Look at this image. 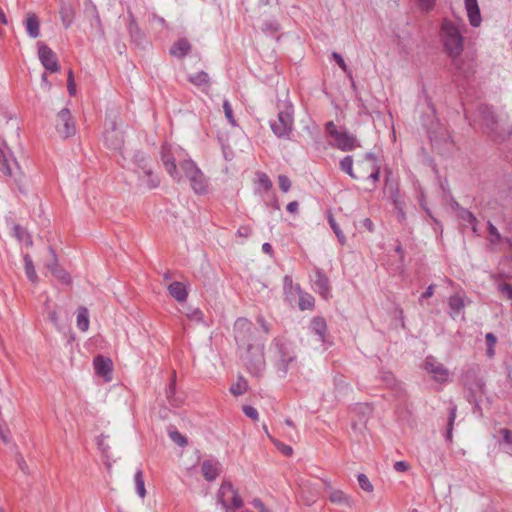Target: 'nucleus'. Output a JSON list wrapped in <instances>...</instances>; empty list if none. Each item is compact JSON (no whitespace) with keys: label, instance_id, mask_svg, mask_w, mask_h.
<instances>
[{"label":"nucleus","instance_id":"nucleus-1","mask_svg":"<svg viewBox=\"0 0 512 512\" xmlns=\"http://www.w3.org/2000/svg\"><path fill=\"white\" fill-rule=\"evenodd\" d=\"M262 332L247 318L240 317L234 323V338L240 357L252 375L259 376L265 367L264 342L262 333L267 335L270 326L262 316L257 318Z\"/></svg>","mask_w":512,"mask_h":512},{"label":"nucleus","instance_id":"nucleus-2","mask_svg":"<svg viewBox=\"0 0 512 512\" xmlns=\"http://www.w3.org/2000/svg\"><path fill=\"white\" fill-rule=\"evenodd\" d=\"M441 35L445 51L452 58H457L463 51V37L452 21L445 19L441 27Z\"/></svg>","mask_w":512,"mask_h":512},{"label":"nucleus","instance_id":"nucleus-3","mask_svg":"<svg viewBox=\"0 0 512 512\" xmlns=\"http://www.w3.org/2000/svg\"><path fill=\"white\" fill-rule=\"evenodd\" d=\"M271 348L275 351L277 373L280 377H285L296 362V355L291 345L282 338H275Z\"/></svg>","mask_w":512,"mask_h":512},{"label":"nucleus","instance_id":"nucleus-4","mask_svg":"<svg viewBox=\"0 0 512 512\" xmlns=\"http://www.w3.org/2000/svg\"><path fill=\"white\" fill-rule=\"evenodd\" d=\"M294 109L290 102L284 104L283 108L279 107L277 119L270 122L273 133L278 138H289L294 126Z\"/></svg>","mask_w":512,"mask_h":512},{"label":"nucleus","instance_id":"nucleus-5","mask_svg":"<svg viewBox=\"0 0 512 512\" xmlns=\"http://www.w3.org/2000/svg\"><path fill=\"white\" fill-rule=\"evenodd\" d=\"M462 382L464 387L469 392L467 399L470 403H477L478 400L485 394V381L478 375L477 369H468L462 375Z\"/></svg>","mask_w":512,"mask_h":512},{"label":"nucleus","instance_id":"nucleus-6","mask_svg":"<svg viewBox=\"0 0 512 512\" xmlns=\"http://www.w3.org/2000/svg\"><path fill=\"white\" fill-rule=\"evenodd\" d=\"M217 501L225 509V512H233L243 505L238 491L229 481H223L217 493Z\"/></svg>","mask_w":512,"mask_h":512},{"label":"nucleus","instance_id":"nucleus-7","mask_svg":"<svg viewBox=\"0 0 512 512\" xmlns=\"http://www.w3.org/2000/svg\"><path fill=\"white\" fill-rule=\"evenodd\" d=\"M326 132L334 139V146L342 151H351L358 146L357 139L346 130H338L334 122L325 125Z\"/></svg>","mask_w":512,"mask_h":512},{"label":"nucleus","instance_id":"nucleus-8","mask_svg":"<svg viewBox=\"0 0 512 512\" xmlns=\"http://www.w3.org/2000/svg\"><path fill=\"white\" fill-rule=\"evenodd\" d=\"M104 141L109 148L121 151L124 145V138L122 131L117 127V115L106 119Z\"/></svg>","mask_w":512,"mask_h":512},{"label":"nucleus","instance_id":"nucleus-9","mask_svg":"<svg viewBox=\"0 0 512 512\" xmlns=\"http://www.w3.org/2000/svg\"><path fill=\"white\" fill-rule=\"evenodd\" d=\"M325 492L329 501L341 508L342 512L351 510L355 504L353 497L343 490L335 489L329 482L325 483Z\"/></svg>","mask_w":512,"mask_h":512},{"label":"nucleus","instance_id":"nucleus-10","mask_svg":"<svg viewBox=\"0 0 512 512\" xmlns=\"http://www.w3.org/2000/svg\"><path fill=\"white\" fill-rule=\"evenodd\" d=\"M56 130L63 138H68L75 134V123L69 109L64 108L57 114Z\"/></svg>","mask_w":512,"mask_h":512},{"label":"nucleus","instance_id":"nucleus-11","mask_svg":"<svg viewBox=\"0 0 512 512\" xmlns=\"http://www.w3.org/2000/svg\"><path fill=\"white\" fill-rule=\"evenodd\" d=\"M424 369L436 382L445 383L449 378V370L433 356H428L424 362Z\"/></svg>","mask_w":512,"mask_h":512},{"label":"nucleus","instance_id":"nucleus-12","mask_svg":"<svg viewBox=\"0 0 512 512\" xmlns=\"http://www.w3.org/2000/svg\"><path fill=\"white\" fill-rule=\"evenodd\" d=\"M50 260L45 264L46 268L56 277L62 284H71V277L69 273L63 269L59 263L55 250L50 246L48 248Z\"/></svg>","mask_w":512,"mask_h":512},{"label":"nucleus","instance_id":"nucleus-13","mask_svg":"<svg viewBox=\"0 0 512 512\" xmlns=\"http://www.w3.org/2000/svg\"><path fill=\"white\" fill-rule=\"evenodd\" d=\"M38 56L46 70L50 72H58L60 69L56 54L46 44L38 43Z\"/></svg>","mask_w":512,"mask_h":512},{"label":"nucleus","instance_id":"nucleus-14","mask_svg":"<svg viewBox=\"0 0 512 512\" xmlns=\"http://www.w3.org/2000/svg\"><path fill=\"white\" fill-rule=\"evenodd\" d=\"M201 471L206 481L213 482L220 475L222 466L217 459H206L201 464Z\"/></svg>","mask_w":512,"mask_h":512},{"label":"nucleus","instance_id":"nucleus-15","mask_svg":"<svg viewBox=\"0 0 512 512\" xmlns=\"http://www.w3.org/2000/svg\"><path fill=\"white\" fill-rule=\"evenodd\" d=\"M312 282L314 290L324 299H328L330 296V284L325 273L320 269H316Z\"/></svg>","mask_w":512,"mask_h":512},{"label":"nucleus","instance_id":"nucleus-16","mask_svg":"<svg viewBox=\"0 0 512 512\" xmlns=\"http://www.w3.org/2000/svg\"><path fill=\"white\" fill-rule=\"evenodd\" d=\"M161 160L167 172L177 181H181V175L177 170L175 159L171 156L170 151L163 146L161 151Z\"/></svg>","mask_w":512,"mask_h":512},{"label":"nucleus","instance_id":"nucleus-17","mask_svg":"<svg viewBox=\"0 0 512 512\" xmlns=\"http://www.w3.org/2000/svg\"><path fill=\"white\" fill-rule=\"evenodd\" d=\"M94 368L96 373L104 377L105 380L111 379L112 361L109 358H105L101 355L95 357Z\"/></svg>","mask_w":512,"mask_h":512},{"label":"nucleus","instance_id":"nucleus-18","mask_svg":"<svg viewBox=\"0 0 512 512\" xmlns=\"http://www.w3.org/2000/svg\"><path fill=\"white\" fill-rule=\"evenodd\" d=\"M465 7L470 24L473 27H478L482 19L477 0H465Z\"/></svg>","mask_w":512,"mask_h":512},{"label":"nucleus","instance_id":"nucleus-19","mask_svg":"<svg viewBox=\"0 0 512 512\" xmlns=\"http://www.w3.org/2000/svg\"><path fill=\"white\" fill-rule=\"evenodd\" d=\"M133 162L136 165L135 172L140 171V173H144L146 176H151V166L150 159L147 155L141 151H136L133 155Z\"/></svg>","mask_w":512,"mask_h":512},{"label":"nucleus","instance_id":"nucleus-20","mask_svg":"<svg viewBox=\"0 0 512 512\" xmlns=\"http://www.w3.org/2000/svg\"><path fill=\"white\" fill-rule=\"evenodd\" d=\"M188 180L190 181V185L195 193L197 194H204L207 191V183L204 174L202 171L198 168L197 173H193L188 177Z\"/></svg>","mask_w":512,"mask_h":512},{"label":"nucleus","instance_id":"nucleus-21","mask_svg":"<svg viewBox=\"0 0 512 512\" xmlns=\"http://www.w3.org/2000/svg\"><path fill=\"white\" fill-rule=\"evenodd\" d=\"M449 315L456 318L465 307L464 297L460 294H454L448 299Z\"/></svg>","mask_w":512,"mask_h":512},{"label":"nucleus","instance_id":"nucleus-22","mask_svg":"<svg viewBox=\"0 0 512 512\" xmlns=\"http://www.w3.org/2000/svg\"><path fill=\"white\" fill-rule=\"evenodd\" d=\"M191 51V44L186 38L176 41L170 48V54L177 58H184Z\"/></svg>","mask_w":512,"mask_h":512},{"label":"nucleus","instance_id":"nucleus-23","mask_svg":"<svg viewBox=\"0 0 512 512\" xmlns=\"http://www.w3.org/2000/svg\"><path fill=\"white\" fill-rule=\"evenodd\" d=\"M311 331L319 337V341L324 343L327 332V324L324 318L314 317L310 322Z\"/></svg>","mask_w":512,"mask_h":512},{"label":"nucleus","instance_id":"nucleus-24","mask_svg":"<svg viewBox=\"0 0 512 512\" xmlns=\"http://www.w3.org/2000/svg\"><path fill=\"white\" fill-rule=\"evenodd\" d=\"M168 291L169 294L178 302H184L188 297L186 286L182 282H172L168 286Z\"/></svg>","mask_w":512,"mask_h":512},{"label":"nucleus","instance_id":"nucleus-25","mask_svg":"<svg viewBox=\"0 0 512 512\" xmlns=\"http://www.w3.org/2000/svg\"><path fill=\"white\" fill-rule=\"evenodd\" d=\"M478 112L484 125L490 130H493L497 122L493 109L487 105H481Z\"/></svg>","mask_w":512,"mask_h":512},{"label":"nucleus","instance_id":"nucleus-26","mask_svg":"<svg viewBox=\"0 0 512 512\" xmlns=\"http://www.w3.org/2000/svg\"><path fill=\"white\" fill-rule=\"evenodd\" d=\"M27 34L31 38H37L40 35V22L36 14L29 13L25 21Z\"/></svg>","mask_w":512,"mask_h":512},{"label":"nucleus","instance_id":"nucleus-27","mask_svg":"<svg viewBox=\"0 0 512 512\" xmlns=\"http://www.w3.org/2000/svg\"><path fill=\"white\" fill-rule=\"evenodd\" d=\"M456 413H457V406L451 402L450 407L448 409V423H447V430L445 438L447 441L452 442L453 440V429H454V422L456 419Z\"/></svg>","mask_w":512,"mask_h":512},{"label":"nucleus","instance_id":"nucleus-28","mask_svg":"<svg viewBox=\"0 0 512 512\" xmlns=\"http://www.w3.org/2000/svg\"><path fill=\"white\" fill-rule=\"evenodd\" d=\"M89 323H90V321H89L88 309L84 306H80L77 309L76 324H77L78 329L81 330L82 332L87 331L89 328Z\"/></svg>","mask_w":512,"mask_h":512},{"label":"nucleus","instance_id":"nucleus-29","mask_svg":"<svg viewBox=\"0 0 512 512\" xmlns=\"http://www.w3.org/2000/svg\"><path fill=\"white\" fill-rule=\"evenodd\" d=\"M365 161L371 167V173L369 174L368 178L372 179L373 182L378 181L380 175V167L378 166L377 157L373 153H367L365 155Z\"/></svg>","mask_w":512,"mask_h":512},{"label":"nucleus","instance_id":"nucleus-30","mask_svg":"<svg viewBox=\"0 0 512 512\" xmlns=\"http://www.w3.org/2000/svg\"><path fill=\"white\" fill-rule=\"evenodd\" d=\"M128 30H129L131 39L135 43L141 44L143 42L144 34L142 33L141 29L139 28L133 15H130V22H129Z\"/></svg>","mask_w":512,"mask_h":512},{"label":"nucleus","instance_id":"nucleus-31","mask_svg":"<svg viewBox=\"0 0 512 512\" xmlns=\"http://www.w3.org/2000/svg\"><path fill=\"white\" fill-rule=\"evenodd\" d=\"M139 181L143 186H145L148 189H154L159 186L160 180L159 178L154 174L153 169L151 168V176H146L144 173H140V171H137Z\"/></svg>","mask_w":512,"mask_h":512},{"label":"nucleus","instance_id":"nucleus-32","mask_svg":"<svg viewBox=\"0 0 512 512\" xmlns=\"http://www.w3.org/2000/svg\"><path fill=\"white\" fill-rule=\"evenodd\" d=\"M60 16L63 26L67 29L74 20V10L71 5H63L60 9Z\"/></svg>","mask_w":512,"mask_h":512},{"label":"nucleus","instance_id":"nucleus-33","mask_svg":"<svg viewBox=\"0 0 512 512\" xmlns=\"http://www.w3.org/2000/svg\"><path fill=\"white\" fill-rule=\"evenodd\" d=\"M327 220H328V223L331 227V229L333 230V232L335 233L339 243L341 245H344L346 243V237L343 233V231L340 229L339 225L337 224V222L335 221L334 217H333V214L331 213V211H328L327 212Z\"/></svg>","mask_w":512,"mask_h":512},{"label":"nucleus","instance_id":"nucleus-34","mask_svg":"<svg viewBox=\"0 0 512 512\" xmlns=\"http://www.w3.org/2000/svg\"><path fill=\"white\" fill-rule=\"evenodd\" d=\"M175 377H176V375L174 374L173 380L168 386L166 396H167V400L170 403V405H172L174 407H179L182 404L183 399L181 397H177L175 395Z\"/></svg>","mask_w":512,"mask_h":512},{"label":"nucleus","instance_id":"nucleus-35","mask_svg":"<svg viewBox=\"0 0 512 512\" xmlns=\"http://www.w3.org/2000/svg\"><path fill=\"white\" fill-rule=\"evenodd\" d=\"M24 262H25V273L27 278L32 281L33 283H36L38 281V276L32 261V258L29 254L24 255Z\"/></svg>","mask_w":512,"mask_h":512},{"label":"nucleus","instance_id":"nucleus-36","mask_svg":"<svg viewBox=\"0 0 512 512\" xmlns=\"http://www.w3.org/2000/svg\"><path fill=\"white\" fill-rule=\"evenodd\" d=\"M134 481L136 486V492L141 497L144 498L146 495L145 483L142 470L138 469L134 475Z\"/></svg>","mask_w":512,"mask_h":512},{"label":"nucleus","instance_id":"nucleus-37","mask_svg":"<svg viewBox=\"0 0 512 512\" xmlns=\"http://www.w3.org/2000/svg\"><path fill=\"white\" fill-rule=\"evenodd\" d=\"M247 389V381L243 377H239L237 382L231 385L230 392L235 396H240L243 395Z\"/></svg>","mask_w":512,"mask_h":512},{"label":"nucleus","instance_id":"nucleus-38","mask_svg":"<svg viewBox=\"0 0 512 512\" xmlns=\"http://www.w3.org/2000/svg\"><path fill=\"white\" fill-rule=\"evenodd\" d=\"M14 234L19 241L24 242L27 246H32V238L26 229L20 225H14Z\"/></svg>","mask_w":512,"mask_h":512},{"label":"nucleus","instance_id":"nucleus-39","mask_svg":"<svg viewBox=\"0 0 512 512\" xmlns=\"http://www.w3.org/2000/svg\"><path fill=\"white\" fill-rule=\"evenodd\" d=\"M340 168H341L342 171L347 173L350 177H352L354 179H358L359 178L353 172V158H352V156H350V155L345 156L340 161Z\"/></svg>","mask_w":512,"mask_h":512},{"label":"nucleus","instance_id":"nucleus-40","mask_svg":"<svg viewBox=\"0 0 512 512\" xmlns=\"http://www.w3.org/2000/svg\"><path fill=\"white\" fill-rule=\"evenodd\" d=\"M189 81L196 86H202L209 83V76L206 72L200 71L194 75H190Z\"/></svg>","mask_w":512,"mask_h":512},{"label":"nucleus","instance_id":"nucleus-41","mask_svg":"<svg viewBox=\"0 0 512 512\" xmlns=\"http://www.w3.org/2000/svg\"><path fill=\"white\" fill-rule=\"evenodd\" d=\"M314 306V298L308 293H300L299 308L301 310L312 309Z\"/></svg>","mask_w":512,"mask_h":512},{"label":"nucleus","instance_id":"nucleus-42","mask_svg":"<svg viewBox=\"0 0 512 512\" xmlns=\"http://www.w3.org/2000/svg\"><path fill=\"white\" fill-rule=\"evenodd\" d=\"M391 198L393 200L395 209L398 211V218L400 221L405 219V212H404V204L402 201L398 199V189H395L391 193Z\"/></svg>","mask_w":512,"mask_h":512},{"label":"nucleus","instance_id":"nucleus-43","mask_svg":"<svg viewBox=\"0 0 512 512\" xmlns=\"http://www.w3.org/2000/svg\"><path fill=\"white\" fill-rule=\"evenodd\" d=\"M180 169L188 179L193 173H197V165L192 160H185L180 163Z\"/></svg>","mask_w":512,"mask_h":512},{"label":"nucleus","instance_id":"nucleus-44","mask_svg":"<svg viewBox=\"0 0 512 512\" xmlns=\"http://www.w3.org/2000/svg\"><path fill=\"white\" fill-rule=\"evenodd\" d=\"M487 228L489 232V242L491 244H498L502 240L501 234L499 233L498 229L492 224L491 221H488Z\"/></svg>","mask_w":512,"mask_h":512},{"label":"nucleus","instance_id":"nucleus-45","mask_svg":"<svg viewBox=\"0 0 512 512\" xmlns=\"http://www.w3.org/2000/svg\"><path fill=\"white\" fill-rule=\"evenodd\" d=\"M380 379L387 387L395 388L397 386L396 378L392 372H381Z\"/></svg>","mask_w":512,"mask_h":512},{"label":"nucleus","instance_id":"nucleus-46","mask_svg":"<svg viewBox=\"0 0 512 512\" xmlns=\"http://www.w3.org/2000/svg\"><path fill=\"white\" fill-rule=\"evenodd\" d=\"M280 29V25L275 20H267L263 23L262 30L266 34L274 35Z\"/></svg>","mask_w":512,"mask_h":512},{"label":"nucleus","instance_id":"nucleus-47","mask_svg":"<svg viewBox=\"0 0 512 512\" xmlns=\"http://www.w3.org/2000/svg\"><path fill=\"white\" fill-rule=\"evenodd\" d=\"M169 437L174 443H176L180 447H185L188 444L187 438L177 430H170Z\"/></svg>","mask_w":512,"mask_h":512},{"label":"nucleus","instance_id":"nucleus-48","mask_svg":"<svg viewBox=\"0 0 512 512\" xmlns=\"http://www.w3.org/2000/svg\"><path fill=\"white\" fill-rule=\"evenodd\" d=\"M485 340L487 344V356L491 358L495 354L494 346L497 342V338L493 333H487Z\"/></svg>","mask_w":512,"mask_h":512},{"label":"nucleus","instance_id":"nucleus-49","mask_svg":"<svg viewBox=\"0 0 512 512\" xmlns=\"http://www.w3.org/2000/svg\"><path fill=\"white\" fill-rule=\"evenodd\" d=\"M461 218L464 221H467L472 226L473 232H477V228H476L477 219H476L475 215L472 212H470L467 209H463L461 211Z\"/></svg>","mask_w":512,"mask_h":512},{"label":"nucleus","instance_id":"nucleus-50","mask_svg":"<svg viewBox=\"0 0 512 512\" xmlns=\"http://www.w3.org/2000/svg\"><path fill=\"white\" fill-rule=\"evenodd\" d=\"M223 109L225 113V117L227 118L228 122L233 126L236 127L237 123L233 115V110L231 107V104L228 100H224L223 102Z\"/></svg>","mask_w":512,"mask_h":512},{"label":"nucleus","instance_id":"nucleus-51","mask_svg":"<svg viewBox=\"0 0 512 512\" xmlns=\"http://www.w3.org/2000/svg\"><path fill=\"white\" fill-rule=\"evenodd\" d=\"M359 486L366 492L373 491V485L365 474H359L357 477Z\"/></svg>","mask_w":512,"mask_h":512},{"label":"nucleus","instance_id":"nucleus-52","mask_svg":"<svg viewBox=\"0 0 512 512\" xmlns=\"http://www.w3.org/2000/svg\"><path fill=\"white\" fill-rule=\"evenodd\" d=\"M332 56L336 63L339 65V67L347 74L349 78L352 79L351 71L348 69L343 57L337 52H333Z\"/></svg>","mask_w":512,"mask_h":512},{"label":"nucleus","instance_id":"nucleus-53","mask_svg":"<svg viewBox=\"0 0 512 512\" xmlns=\"http://www.w3.org/2000/svg\"><path fill=\"white\" fill-rule=\"evenodd\" d=\"M278 184L283 192H288L291 187V181L286 175L278 176Z\"/></svg>","mask_w":512,"mask_h":512},{"label":"nucleus","instance_id":"nucleus-54","mask_svg":"<svg viewBox=\"0 0 512 512\" xmlns=\"http://www.w3.org/2000/svg\"><path fill=\"white\" fill-rule=\"evenodd\" d=\"M243 413L249 417L250 419L256 421L258 420V411L252 407V406H249V405H245L243 406Z\"/></svg>","mask_w":512,"mask_h":512},{"label":"nucleus","instance_id":"nucleus-55","mask_svg":"<svg viewBox=\"0 0 512 512\" xmlns=\"http://www.w3.org/2000/svg\"><path fill=\"white\" fill-rule=\"evenodd\" d=\"M499 433L502 435V441L507 445H512V431L507 428L500 429Z\"/></svg>","mask_w":512,"mask_h":512},{"label":"nucleus","instance_id":"nucleus-56","mask_svg":"<svg viewBox=\"0 0 512 512\" xmlns=\"http://www.w3.org/2000/svg\"><path fill=\"white\" fill-rule=\"evenodd\" d=\"M16 462H17V465L19 467V469L25 473V474H28L29 471H28V465L26 463V461L24 460L23 456L21 454H17L16 455Z\"/></svg>","mask_w":512,"mask_h":512},{"label":"nucleus","instance_id":"nucleus-57","mask_svg":"<svg viewBox=\"0 0 512 512\" xmlns=\"http://www.w3.org/2000/svg\"><path fill=\"white\" fill-rule=\"evenodd\" d=\"M46 309H47V314H48V319L56 326L58 327L59 326V321H58V314L55 310H51L49 309L48 305L46 304Z\"/></svg>","mask_w":512,"mask_h":512},{"label":"nucleus","instance_id":"nucleus-58","mask_svg":"<svg viewBox=\"0 0 512 512\" xmlns=\"http://www.w3.org/2000/svg\"><path fill=\"white\" fill-rule=\"evenodd\" d=\"M259 183L265 190H269L272 187V182L270 181L266 174L260 175Z\"/></svg>","mask_w":512,"mask_h":512},{"label":"nucleus","instance_id":"nucleus-59","mask_svg":"<svg viewBox=\"0 0 512 512\" xmlns=\"http://www.w3.org/2000/svg\"><path fill=\"white\" fill-rule=\"evenodd\" d=\"M500 291L506 295V297L512 300V285L508 283H504L499 286Z\"/></svg>","mask_w":512,"mask_h":512},{"label":"nucleus","instance_id":"nucleus-60","mask_svg":"<svg viewBox=\"0 0 512 512\" xmlns=\"http://www.w3.org/2000/svg\"><path fill=\"white\" fill-rule=\"evenodd\" d=\"M276 446L278 447V449L286 456H291L292 453H293V449L292 447L288 446V445H285L281 442H275Z\"/></svg>","mask_w":512,"mask_h":512},{"label":"nucleus","instance_id":"nucleus-61","mask_svg":"<svg viewBox=\"0 0 512 512\" xmlns=\"http://www.w3.org/2000/svg\"><path fill=\"white\" fill-rule=\"evenodd\" d=\"M434 289H435V285L434 284H431L427 287L426 291L424 293H422V295L420 296V302H422L424 299H428L430 297L433 296L434 294Z\"/></svg>","mask_w":512,"mask_h":512},{"label":"nucleus","instance_id":"nucleus-62","mask_svg":"<svg viewBox=\"0 0 512 512\" xmlns=\"http://www.w3.org/2000/svg\"><path fill=\"white\" fill-rule=\"evenodd\" d=\"M409 468V465L407 462L405 461H397L395 462L394 464V469L397 471V472H405L407 471Z\"/></svg>","mask_w":512,"mask_h":512},{"label":"nucleus","instance_id":"nucleus-63","mask_svg":"<svg viewBox=\"0 0 512 512\" xmlns=\"http://www.w3.org/2000/svg\"><path fill=\"white\" fill-rule=\"evenodd\" d=\"M252 505L259 510V512H271L269 511L268 509H266L265 505L263 504V502L258 499V498H255L253 501H252Z\"/></svg>","mask_w":512,"mask_h":512},{"label":"nucleus","instance_id":"nucleus-64","mask_svg":"<svg viewBox=\"0 0 512 512\" xmlns=\"http://www.w3.org/2000/svg\"><path fill=\"white\" fill-rule=\"evenodd\" d=\"M252 229L249 226L239 227L237 234L241 237L247 238L251 235Z\"/></svg>","mask_w":512,"mask_h":512}]
</instances>
